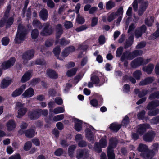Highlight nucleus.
<instances>
[{
	"instance_id": "f257e3e1",
	"label": "nucleus",
	"mask_w": 159,
	"mask_h": 159,
	"mask_svg": "<svg viewBox=\"0 0 159 159\" xmlns=\"http://www.w3.org/2000/svg\"><path fill=\"white\" fill-rule=\"evenodd\" d=\"M27 31L26 29L23 24H19L17 32L14 39L16 43H20L25 40L27 34Z\"/></svg>"
},
{
	"instance_id": "f03ea898",
	"label": "nucleus",
	"mask_w": 159,
	"mask_h": 159,
	"mask_svg": "<svg viewBox=\"0 0 159 159\" xmlns=\"http://www.w3.org/2000/svg\"><path fill=\"white\" fill-rule=\"evenodd\" d=\"M15 109L18 110L17 117L18 118H21L26 114L27 111V108L25 107V104L20 102L16 103Z\"/></svg>"
},
{
	"instance_id": "7ed1b4c3",
	"label": "nucleus",
	"mask_w": 159,
	"mask_h": 159,
	"mask_svg": "<svg viewBox=\"0 0 159 159\" xmlns=\"http://www.w3.org/2000/svg\"><path fill=\"white\" fill-rule=\"evenodd\" d=\"M43 28L40 32V34L42 36H46L52 34L53 31V29L50 23L46 22L43 23Z\"/></svg>"
},
{
	"instance_id": "20e7f679",
	"label": "nucleus",
	"mask_w": 159,
	"mask_h": 159,
	"mask_svg": "<svg viewBox=\"0 0 159 159\" xmlns=\"http://www.w3.org/2000/svg\"><path fill=\"white\" fill-rule=\"evenodd\" d=\"M149 59L144 60L142 58L138 57L132 61L131 63L132 67L136 68L141 65L146 64L150 61Z\"/></svg>"
},
{
	"instance_id": "39448f33",
	"label": "nucleus",
	"mask_w": 159,
	"mask_h": 159,
	"mask_svg": "<svg viewBox=\"0 0 159 159\" xmlns=\"http://www.w3.org/2000/svg\"><path fill=\"white\" fill-rule=\"evenodd\" d=\"M89 151L86 149H80L77 150L76 154V157L78 159L83 158L86 159L89 156Z\"/></svg>"
},
{
	"instance_id": "423d86ee",
	"label": "nucleus",
	"mask_w": 159,
	"mask_h": 159,
	"mask_svg": "<svg viewBox=\"0 0 159 159\" xmlns=\"http://www.w3.org/2000/svg\"><path fill=\"white\" fill-rule=\"evenodd\" d=\"M94 128L92 126H90V128H87L85 129V137L87 140L91 142L92 143H93L94 142L95 136L91 131V130H93Z\"/></svg>"
},
{
	"instance_id": "0eeeda50",
	"label": "nucleus",
	"mask_w": 159,
	"mask_h": 159,
	"mask_svg": "<svg viewBox=\"0 0 159 159\" xmlns=\"http://www.w3.org/2000/svg\"><path fill=\"white\" fill-rule=\"evenodd\" d=\"M15 61L16 59L15 57H11L8 61L2 63L1 65V67L4 70L7 69L13 66Z\"/></svg>"
},
{
	"instance_id": "6e6552de",
	"label": "nucleus",
	"mask_w": 159,
	"mask_h": 159,
	"mask_svg": "<svg viewBox=\"0 0 159 159\" xmlns=\"http://www.w3.org/2000/svg\"><path fill=\"white\" fill-rule=\"evenodd\" d=\"M156 134L154 131H149L144 135L143 136V140L146 142H151L153 140Z\"/></svg>"
},
{
	"instance_id": "1a4fd4ad",
	"label": "nucleus",
	"mask_w": 159,
	"mask_h": 159,
	"mask_svg": "<svg viewBox=\"0 0 159 159\" xmlns=\"http://www.w3.org/2000/svg\"><path fill=\"white\" fill-rule=\"evenodd\" d=\"M34 52L33 50L28 51L24 53L22 55L23 62L26 64L28 61L33 58L34 56Z\"/></svg>"
},
{
	"instance_id": "9d476101",
	"label": "nucleus",
	"mask_w": 159,
	"mask_h": 159,
	"mask_svg": "<svg viewBox=\"0 0 159 159\" xmlns=\"http://www.w3.org/2000/svg\"><path fill=\"white\" fill-rule=\"evenodd\" d=\"M148 4V2L147 1L142 2L141 5L139 8L138 11V14L139 16H141L143 14L146 10Z\"/></svg>"
},
{
	"instance_id": "9b49d317",
	"label": "nucleus",
	"mask_w": 159,
	"mask_h": 159,
	"mask_svg": "<svg viewBox=\"0 0 159 159\" xmlns=\"http://www.w3.org/2000/svg\"><path fill=\"white\" fill-rule=\"evenodd\" d=\"M155 155V153L154 152L148 149V150L147 151L144 153H141L140 156L141 157L144 159H150L152 158Z\"/></svg>"
},
{
	"instance_id": "f8f14e48",
	"label": "nucleus",
	"mask_w": 159,
	"mask_h": 159,
	"mask_svg": "<svg viewBox=\"0 0 159 159\" xmlns=\"http://www.w3.org/2000/svg\"><path fill=\"white\" fill-rule=\"evenodd\" d=\"M6 126L7 130L11 131L14 130L16 127V124L13 120H10L6 123Z\"/></svg>"
},
{
	"instance_id": "ddd939ff",
	"label": "nucleus",
	"mask_w": 159,
	"mask_h": 159,
	"mask_svg": "<svg viewBox=\"0 0 159 159\" xmlns=\"http://www.w3.org/2000/svg\"><path fill=\"white\" fill-rule=\"evenodd\" d=\"M117 143V140L116 138H111L109 140V145L107 149L113 150L116 147Z\"/></svg>"
},
{
	"instance_id": "4468645a",
	"label": "nucleus",
	"mask_w": 159,
	"mask_h": 159,
	"mask_svg": "<svg viewBox=\"0 0 159 159\" xmlns=\"http://www.w3.org/2000/svg\"><path fill=\"white\" fill-rule=\"evenodd\" d=\"M26 88L25 85L23 84L21 87L15 90L12 94V96L16 97L20 95L22 93L23 90H25Z\"/></svg>"
},
{
	"instance_id": "2eb2a0df",
	"label": "nucleus",
	"mask_w": 159,
	"mask_h": 159,
	"mask_svg": "<svg viewBox=\"0 0 159 159\" xmlns=\"http://www.w3.org/2000/svg\"><path fill=\"white\" fill-rule=\"evenodd\" d=\"M159 106V101L155 100L149 102L146 108L148 110L154 109Z\"/></svg>"
},
{
	"instance_id": "dca6fc26",
	"label": "nucleus",
	"mask_w": 159,
	"mask_h": 159,
	"mask_svg": "<svg viewBox=\"0 0 159 159\" xmlns=\"http://www.w3.org/2000/svg\"><path fill=\"white\" fill-rule=\"evenodd\" d=\"M46 74L49 78L52 79H56L58 78L57 74L55 71L51 69L47 70Z\"/></svg>"
},
{
	"instance_id": "f3484780",
	"label": "nucleus",
	"mask_w": 159,
	"mask_h": 159,
	"mask_svg": "<svg viewBox=\"0 0 159 159\" xmlns=\"http://www.w3.org/2000/svg\"><path fill=\"white\" fill-rule=\"evenodd\" d=\"M73 120L75 123V130L78 131H80L82 129V121L76 118L73 119Z\"/></svg>"
},
{
	"instance_id": "a211bd4d",
	"label": "nucleus",
	"mask_w": 159,
	"mask_h": 159,
	"mask_svg": "<svg viewBox=\"0 0 159 159\" xmlns=\"http://www.w3.org/2000/svg\"><path fill=\"white\" fill-rule=\"evenodd\" d=\"M39 16L43 21L47 20L48 16L47 10L46 9H43L40 12Z\"/></svg>"
},
{
	"instance_id": "6ab92c4d",
	"label": "nucleus",
	"mask_w": 159,
	"mask_h": 159,
	"mask_svg": "<svg viewBox=\"0 0 159 159\" xmlns=\"http://www.w3.org/2000/svg\"><path fill=\"white\" fill-rule=\"evenodd\" d=\"M34 93L33 89L31 88H30L24 93L22 96L24 97H30L34 95Z\"/></svg>"
},
{
	"instance_id": "aec40b11",
	"label": "nucleus",
	"mask_w": 159,
	"mask_h": 159,
	"mask_svg": "<svg viewBox=\"0 0 159 159\" xmlns=\"http://www.w3.org/2000/svg\"><path fill=\"white\" fill-rule=\"evenodd\" d=\"M154 67V65L152 64H150L147 66H144L142 69L143 71L148 74H150L152 72Z\"/></svg>"
},
{
	"instance_id": "412c9836",
	"label": "nucleus",
	"mask_w": 159,
	"mask_h": 159,
	"mask_svg": "<svg viewBox=\"0 0 159 159\" xmlns=\"http://www.w3.org/2000/svg\"><path fill=\"white\" fill-rule=\"evenodd\" d=\"M31 74L32 71H28L25 73L22 77L21 82L24 83L28 81L31 76Z\"/></svg>"
},
{
	"instance_id": "4be33fe9",
	"label": "nucleus",
	"mask_w": 159,
	"mask_h": 159,
	"mask_svg": "<svg viewBox=\"0 0 159 159\" xmlns=\"http://www.w3.org/2000/svg\"><path fill=\"white\" fill-rule=\"evenodd\" d=\"M40 114L37 111H31L29 112V116L31 120H34L39 118Z\"/></svg>"
},
{
	"instance_id": "5701e85b",
	"label": "nucleus",
	"mask_w": 159,
	"mask_h": 159,
	"mask_svg": "<svg viewBox=\"0 0 159 159\" xmlns=\"http://www.w3.org/2000/svg\"><path fill=\"white\" fill-rule=\"evenodd\" d=\"M11 80L7 78L3 79L1 83V87L2 88L7 87L11 83Z\"/></svg>"
},
{
	"instance_id": "b1692460",
	"label": "nucleus",
	"mask_w": 159,
	"mask_h": 159,
	"mask_svg": "<svg viewBox=\"0 0 159 159\" xmlns=\"http://www.w3.org/2000/svg\"><path fill=\"white\" fill-rule=\"evenodd\" d=\"M148 147L147 146L146 144L141 143L140 144L137 148V150L140 152H141V153H145V152L148 150Z\"/></svg>"
},
{
	"instance_id": "393cba45",
	"label": "nucleus",
	"mask_w": 159,
	"mask_h": 159,
	"mask_svg": "<svg viewBox=\"0 0 159 159\" xmlns=\"http://www.w3.org/2000/svg\"><path fill=\"white\" fill-rule=\"evenodd\" d=\"M25 135L28 138H32L34 135L35 131L32 129H27L23 132Z\"/></svg>"
},
{
	"instance_id": "a878e982",
	"label": "nucleus",
	"mask_w": 159,
	"mask_h": 159,
	"mask_svg": "<svg viewBox=\"0 0 159 159\" xmlns=\"http://www.w3.org/2000/svg\"><path fill=\"white\" fill-rule=\"evenodd\" d=\"M133 42V37L132 36L129 37L128 39L125 42L124 46V48L126 49L131 46Z\"/></svg>"
},
{
	"instance_id": "bb28decb",
	"label": "nucleus",
	"mask_w": 159,
	"mask_h": 159,
	"mask_svg": "<svg viewBox=\"0 0 159 159\" xmlns=\"http://www.w3.org/2000/svg\"><path fill=\"white\" fill-rule=\"evenodd\" d=\"M33 26L38 28L39 29H41L43 27V25L37 19L33 20L32 23Z\"/></svg>"
},
{
	"instance_id": "cd10ccee",
	"label": "nucleus",
	"mask_w": 159,
	"mask_h": 159,
	"mask_svg": "<svg viewBox=\"0 0 159 159\" xmlns=\"http://www.w3.org/2000/svg\"><path fill=\"white\" fill-rule=\"evenodd\" d=\"M107 155L108 159H115L113 150L107 149Z\"/></svg>"
},
{
	"instance_id": "c85d7f7f",
	"label": "nucleus",
	"mask_w": 159,
	"mask_h": 159,
	"mask_svg": "<svg viewBox=\"0 0 159 159\" xmlns=\"http://www.w3.org/2000/svg\"><path fill=\"white\" fill-rule=\"evenodd\" d=\"M76 147V145H72L70 146L68 149V153L70 157H72Z\"/></svg>"
},
{
	"instance_id": "c756f323",
	"label": "nucleus",
	"mask_w": 159,
	"mask_h": 159,
	"mask_svg": "<svg viewBox=\"0 0 159 159\" xmlns=\"http://www.w3.org/2000/svg\"><path fill=\"white\" fill-rule=\"evenodd\" d=\"M120 125L116 123H113L111 124L110 127V129L115 131L117 132L121 128Z\"/></svg>"
},
{
	"instance_id": "7c9ffc66",
	"label": "nucleus",
	"mask_w": 159,
	"mask_h": 159,
	"mask_svg": "<svg viewBox=\"0 0 159 159\" xmlns=\"http://www.w3.org/2000/svg\"><path fill=\"white\" fill-rule=\"evenodd\" d=\"M131 57L130 55H129V53L127 51H125L121 56V60L122 61H123L126 59L131 60L129 59V57Z\"/></svg>"
},
{
	"instance_id": "2f4dec72",
	"label": "nucleus",
	"mask_w": 159,
	"mask_h": 159,
	"mask_svg": "<svg viewBox=\"0 0 159 159\" xmlns=\"http://www.w3.org/2000/svg\"><path fill=\"white\" fill-rule=\"evenodd\" d=\"M77 68H75L68 70L66 72L67 75L69 77H71L75 75L77 71Z\"/></svg>"
},
{
	"instance_id": "473e14b6",
	"label": "nucleus",
	"mask_w": 159,
	"mask_h": 159,
	"mask_svg": "<svg viewBox=\"0 0 159 159\" xmlns=\"http://www.w3.org/2000/svg\"><path fill=\"white\" fill-rule=\"evenodd\" d=\"M39 31L37 29H35L32 30L31 33V36L32 39H35L38 36Z\"/></svg>"
},
{
	"instance_id": "72a5a7b5",
	"label": "nucleus",
	"mask_w": 159,
	"mask_h": 159,
	"mask_svg": "<svg viewBox=\"0 0 159 159\" xmlns=\"http://www.w3.org/2000/svg\"><path fill=\"white\" fill-rule=\"evenodd\" d=\"M115 6V3L111 1H109L106 4V8L107 10H110Z\"/></svg>"
},
{
	"instance_id": "f704fd0d",
	"label": "nucleus",
	"mask_w": 159,
	"mask_h": 159,
	"mask_svg": "<svg viewBox=\"0 0 159 159\" xmlns=\"http://www.w3.org/2000/svg\"><path fill=\"white\" fill-rule=\"evenodd\" d=\"M7 20L5 21L6 25L7 27L10 26L13 24L14 21L13 17H11L8 18V17L6 19Z\"/></svg>"
},
{
	"instance_id": "c9c22d12",
	"label": "nucleus",
	"mask_w": 159,
	"mask_h": 159,
	"mask_svg": "<svg viewBox=\"0 0 159 159\" xmlns=\"http://www.w3.org/2000/svg\"><path fill=\"white\" fill-rule=\"evenodd\" d=\"M142 74L141 71L139 70H137L134 71L133 74V77L137 80H139L142 76Z\"/></svg>"
},
{
	"instance_id": "e433bc0d",
	"label": "nucleus",
	"mask_w": 159,
	"mask_h": 159,
	"mask_svg": "<svg viewBox=\"0 0 159 159\" xmlns=\"http://www.w3.org/2000/svg\"><path fill=\"white\" fill-rule=\"evenodd\" d=\"M28 126L27 124L24 122H23L20 125L21 129L18 131L20 135H22L24 132L23 130L26 129Z\"/></svg>"
},
{
	"instance_id": "4c0bfd02",
	"label": "nucleus",
	"mask_w": 159,
	"mask_h": 159,
	"mask_svg": "<svg viewBox=\"0 0 159 159\" xmlns=\"http://www.w3.org/2000/svg\"><path fill=\"white\" fill-rule=\"evenodd\" d=\"M155 98H159V95L158 92L157 91L151 94L148 97V99L152 100Z\"/></svg>"
},
{
	"instance_id": "58836bf2",
	"label": "nucleus",
	"mask_w": 159,
	"mask_h": 159,
	"mask_svg": "<svg viewBox=\"0 0 159 159\" xmlns=\"http://www.w3.org/2000/svg\"><path fill=\"white\" fill-rule=\"evenodd\" d=\"M150 123L152 124L157 125L159 123V116L154 117L150 120Z\"/></svg>"
},
{
	"instance_id": "ea45409f",
	"label": "nucleus",
	"mask_w": 159,
	"mask_h": 159,
	"mask_svg": "<svg viewBox=\"0 0 159 159\" xmlns=\"http://www.w3.org/2000/svg\"><path fill=\"white\" fill-rule=\"evenodd\" d=\"M65 111V109L63 107H59L55 108L53 111V112L55 114H57L59 113H63Z\"/></svg>"
},
{
	"instance_id": "a19ab883",
	"label": "nucleus",
	"mask_w": 159,
	"mask_h": 159,
	"mask_svg": "<svg viewBox=\"0 0 159 159\" xmlns=\"http://www.w3.org/2000/svg\"><path fill=\"white\" fill-rule=\"evenodd\" d=\"M146 131L145 129L142 124L138 126L137 132L140 134H142Z\"/></svg>"
},
{
	"instance_id": "79ce46f5",
	"label": "nucleus",
	"mask_w": 159,
	"mask_h": 159,
	"mask_svg": "<svg viewBox=\"0 0 159 159\" xmlns=\"http://www.w3.org/2000/svg\"><path fill=\"white\" fill-rule=\"evenodd\" d=\"M70 43V40L66 39L64 38H62L60 40V44L62 46H66L69 44Z\"/></svg>"
},
{
	"instance_id": "37998d69",
	"label": "nucleus",
	"mask_w": 159,
	"mask_h": 159,
	"mask_svg": "<svg viewBox=\"0 0 159 159\" xmlns=\"http://www.w3.org/2000/svg\"><path fill=\"white\" fill-rule=\"evenodd\" d=\"M99 145L101 148H105L107 145V140L103 138L99 142Z\"/></svg>"
},
{
	"instance_id": "c03bdc74",
	"label": "nucleus",
	"mask_w": 159,
	"mask_h": 159,
	"mask_svg": "<svg viewBox=\"0 0 159 159\" xmlns=\"http://www.w3.org/2000/svg\"><path fill=\"white\" fill-rule=\"evenodd\" d=\"M91 80L92 81V82L95 84H98L100 81V80L98 77L95 75L91 76Z\"/></svg>"
},
{
	"instance_id": "a18cd8bd",
	"label": "nucleus",
	"mask_w": 159,
	"mask_h": 159,
	"mask_svg": "<svg viewBox=\"0 0 159 159\" xmlns=\"http://www.w3.org/2000/svg\"><path fill=\"white\" fill-rule=\"evenodd\" d=\"M159 112V109H156L155 110L150 111L148 112V115L150 116H155L158 114Z\"/></svg>"
},
{
	"instance_id": "49530a36",
	"label": "nucleus",
	"mask_w": 159,
	"mask_h": 159,
	"mask_svg": "<svg viewBox=\"0 0 159 159\" xmlns=\"http://www.w3.org/2000/svg\"><path fill=\"white\" fill-rule=\"evenodd\" d=\"M76 21L79 24H83L84 23L85 20L80 15V14H78L77 15L76 18Z\"/></svg>"
},
{
	"instance_id": "de8ad7c7",
	"label": "nucleus",
	"mask_w": 159,
	"mask_h": 159,
	"mask_svg": "<svg viewBox=\"0 0 159 159\" xmlns=\"http://www.w3.org/2000/svg\"><path fill=\"white\" fill-rule=\"evenodd\" d=\"M101 148V147H100L98 142L95 143L94 149L97 152L99 153L102 152V150Z\"/></svg>"
},
{
	"instance_id": "09e8293b",
	"label": "nucleus",
	"mask_w": 159,
	"mask_h": 159,
	"mask_svg": "<svg viewBox=\"0 0 159 159\" xmlns=\"http://www.w3.org/2000/svg\"><path fill=\"white\" fill-rule=\"evenodd\" d=\"M159 147V144L157 143H155L152 145V150H151L154 152L155 154L156 152H158Z\"/></svg>"
},
{
	"instance_id": "8fccbe9b",
	"label": "nucleus",
	"mask_w": 159,
	"mask_h": 159,
	"mask_svg": "<svg viewBox=\"0 0 159 159\" xmlns=\"http://www.w3.org/2000/svg\"><path fill=\"white\" fill-rule=\"evenodd\" d=\"M61 52V49L59 46L56 47L53 50V52L55 55L57 57H58V55Z\"/></svg>"
},
{
	"instance_id": "3c124183",
	"label": "nucleus",
	"mask_w": 159,
	"mask_h": 159,
	"mask_svg": "<svg viewBox=\"0 0 159 159\" xmlns=\"http://www.w3.org/2000/svg\"><path fill=\"white\" fill-rule=\"evenodd\" d=\"M32 143L30 141H28L25 143L24 146V149L25 151L29 150L31 147Z\"/></svg>"
},
{
	"instance_id": "603ef678",
	"label": "nucleus",
	"mask_w": 159,
	"mask_h": 159,
	"mask_svg": "<svg viewBox=\"0 0 159 159\" xmlns=\"http://www.w3.org/2000/svg\"><path fill=\"white\" fill-rule=\"evenodd\" d=\"M29 3V1L28 0H26L25 1L24 4V7L22 11V14L23 17H25V10L27 9V6Z\"/></svg>"
},
{
	"instance_id": "864d4df0",
	"label": "nucleus",
	"mask_w": 159,
	"mask_h": 159,
	"mask_svg": "<svg viewBox=\"0 0 159 159\" xmlns=\"http://www.w3.org/2000/svg\"><path fill=\"white\" fill-rule=\"evenodd\" d=\"M64 118V115L63 114L58 115L54 116L53 120L55 121H57L61 120Z\"/></svg>"
},
{
	"instance_id": "5fc2aeb1",
	"label": "nucleus",
	"mask_w": 159,
	"mask_h": 159,
	"mask_svg": "<svg viewBox=\"0 0 159 159\" xmlns=\"http://www.w3.org/2000/svg\"><path fill=\"white\" fill-rule=\"evenodd\" d=\"M116 15L114 12H112L109 15L107 20L109 22H110L114 19Z\"/></svg>"
},
{
	"instance_id": "6e6d98bb",
	"label": "nucleus",
	"mask_w": 159,
	"mask_h": 159,
	"mask_svg": "<svg viewBox=\"0 0 159 159\" xmlns=\"http://www.w3.org/2000/svg\"><path fill=\"white\" fill-rule=\"evenodd\" d=\"M64 26L66 28L68 29L72 28L73 25L71 21H66L64 23Z\"/></svg>"
},
{
	"instance_id": "4d7b16f0",
	"label": "nucleus",
	"mask_w": 159,
	"mask_h": 159,
	"mask_svg": "<svg viewBox=\"0 0 159 159\" xmlns=\"http://www.w3.org/2000/svg\"><path fill=\"white\" fill-rule=\"evenodd\" d=\"M146 112L144 110H143L138 113L137 115V117L139 119H143L144 117Z\"/></svg>"
},
{
	"instance_id": "13d9d810",
	"label": "nucleus",
	"mask_w": 159,
	"mask_h": 159,
	"mask_svg": "<svg viewBox=\"0 0 159 159\" xmlns=\"http://www.w3.org/2000/svg\"><path fill=\"white\" fill-rule=\"evenodd\" d=\"M146 45V43L145 42H141L136 46V49H141L143 48Z\"/></svg>"
},
{
	"instance_id": "bf43d9fd",
	"label": "nucleus",
	"mask_w": 159,
	"mask_h": 159,
	"mask_svg": "<svg viewBox=\"0 0 159 159\" xmlns=\"http://www.w3.org/2000/svg\"><path fill=\"white\" fill-rule=\"evenodd\" d=\"M123 51V48L120 47L117 50L116 52V56L117 57H120Z\"/></svg>"
},
{
	"instance_id": "052dcab7",
	"label": "nucleus",
	"mask_w": 159,
	"mask_h": 159,
	"mask_svg": "<svg viewBox=\"0 0 159 159\" xmlns=\"http://www.w3.org/2000/svg\"><path fill=\"white\" fill-rule=\"evenodd\" d=\"M35 63L39 65H44L46 64V62L43 59H39L35 61Z\"/></svg>"
},
{
	"instance_id": "680f3d73",
	"label": "nucleus",
	"mask_w": 159,
	"mask_h": 159,
	"mask_svg": "<svg viewBox=\"0 0 159 159\" xmlns=\"http://www.w3.org/2000/svg\"><path fill=\"white\" fill-rule=\"evenodd\" d=\"M123 12V7L122 6L120 7L117 10L116 12L115 13L116 16H122Z\"/></svg>"
},
{
	"instance_id": "e2e57ef3",
	"label": "nucleus",
	"mask_w": 159,
	"mask_h": 159,
	"mask_svg": "<svg viewBox=\"0 0 159 159\" xmlns=\"http://www.w3.org/2000/svg\"><path fill=\"white\" fill-rule=\"evenodd\" d=\"M9 39L7 37H4L3 38L2 40V44L4 45H7L9 43Z\"/></svg>"
},
{
	"instance_id": "0e129e2a",
	"label": "nucleus",
	"mask_w": 159,
	"mask_h": 159,
	"mask_svg": "<svg viewBox=\"0 0 159 159\" xmlns=\"http://www.w3.org/2000/svg\"><path fill=\"white\" fill-rule=\"evenodd\" d=\"M87 145V142L84 140H82L80 141L78 143V145L80 147H84Z\"/></svg>"
},
{
	"instance_id": "69168bd1",
	"label": "nucleus",
	"mask_w": 159,
	"mask_h": 159,
	"mask_svg": "<svg viewBox=\"0 0 159 159\" xmlns=\"http://www.w3.org/2000/svg\"><path fill=\"white\" fill-rule=\"evenodd\" d=\"M47 5L50 8H52L55 6V4L52 0H48L47 2Z\"/></svg>"
},
{
	"instance_id": "338daca9",
	"label": "nucleus",
	"mask_w": 159,
	"mask_h": 159,
	"mask_svg": "<svg viewBox=\"0 0 159 159\" xmlns=\"http://www.w3.org/2000/svg\"><path fill=\"white\" fill-rule=\"evenodd\" d=\"M63 150L62 148H59L57 149L54 152V154L56 156H60L63 153Z\"/></svg>"
},
{
	"instance_id": "774afa93",
	"label": "nucleus",
	"mask_w": 159,
	"mask_h": 159,
	"mask_svg": "<svg viewBox=\"0 0 159 159\" xmlns=\"http://www.w3.org/2000/svg\"><path fill=\"white\" fill-rule=\"evenodd\" d=\"M129 122V118L127 116H126L123 119L122 121V125L124 126H125Z\"/></svg>"
}]
</instances>
